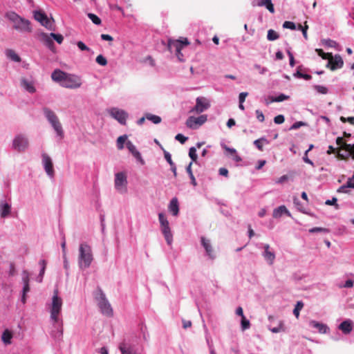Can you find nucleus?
<instances>
[{
    "instance_id": "nucleus-1",
    "label": "nucleus",
    "mask_w": 354,
    "mask_h": 354,
    "mask_svg": "<svg viewBox=\"0 0 354 354\" xmlns=\"http://www.w3.org/2000/svg\"><path fill=\"white\" fill-rule=\"evenodd\" d=\"M6 17L13 23V28L16 30L25 32H32V30L30 21L25 18L21 17L16 12H8Z\"/></svg>"
},
{
    "instance_id": "nucleus-2",
    "label": "nucleus",
    "mask_w": 354,
    "mask_h": 354,
    "mask_svg": "<svg viewBox=\"0 0 354 354\" xmlns=\"http://www.w3.org/2000/svg\"><path fill=\"white\" fill-rule=\"evenodd\" d=\"M93 259V257L91 246L86 243H81L79 248L78 257L80 268L81 269H86L88 268L91 266Z\"/></svg>"
},
{
    "instance_id": "nucleus-3",
    "label": "nucleus",
    "mask_w": 354,
    "mask_h": 354,
    "mask_svg": "<svg viewBox=\"0 0 354 354\" xmlns=\"http://www.w3.org/2000/svg\"><path fill=\"white\" fill-rule=\"evenodd\" d=\"M336 143L339 145L337 154L338 159L346 160L351 156L354 160V145L347 144L342 137L337 138Z\"/></svg>"
},
{
    "instance_id": "nucleus-4",
    "label": "nucleus",
    "mask_w": 354,
    "mask_h": 354,
    "mask_svg": "<svg viewBox=\"0 0 354 354\" xmlns=\"http://www.w3.org/2000/svg\"><path fill=\"white\" fill-rule=\"evenodd\" d=\"M189 42L186 37H181L179 39H168L167 48L171 52L174 51L178 60L180 62L184 61V55L181 53V50L188 46Z\"/></svg>"
},
{
    "instance_id": "nucleus-5",
    "label": "nucleus",
    "mask_w": 354,
    "mask_h": 354,
    "mask_svg": "<svg viewBox=\"0 0 354 354\" xmlns=\"http://www.w3.org/2000/svg\"><path fill=\"white\" fill-rule=\"evenodd\" d=\"M62 299L58 297L57 290H55L50 306V318L55 324L59 323V322L62 324V321L59 318V315L62 310Z\"/></svg>"
},
{
    "instance_id": "nucleus-6",
    "label": "nucleus",
    "mask_w": 354,
    "mask_h": 354,
    "mask_svg": "<svg viewBox=\"0 0 354 354\" xmlns=\"http://www.w3.org/2000/svg\"><path fill=\"white\" fill-rule=\"evenodd\" d=\"M43 111L48 121L50 123L57 134L62 138L64 137V131L57 115L47 107H44L43 109Z\"/></svg>"
},
{
    "instance_id": "nucleus-7",
    "label": "nucleus",
    "mask_w": 354,
    "mask_h": 354,
    "mask_svg": "<svg viewBox=\"0 0 354 354\" xmlns=\"http://www.w3.org/2000/svg\"><path fill=\"white\" fill-rule=\"evenodd\" d=\"M95 299L97 301V305L102 314L106 316H111L113 315V309L111 304L101 289H98L95 295Z\"/></svg>"
},
{
    "instance_id": "nucleus-8",
    "label": "nucleus",
    "mask_w": 354,
    "mask_h": 354,
    "mask_svg": "<svg viewBox=\"0 0 354 354\" xmlns=\"http://www.w3.org/2000/svg\"><path fill=\"white\" fill-rule=\"evenodd\" d=\"M82 85L81 78L77 75L67 73L61 86L68 88H77Z\"/></svg>"
},
{
    "instance_id": "nucleus-9",
    "label": "nucleus",
    "mask_w": 354,
    "mask_h": 354,
    "mask_svg": "<svg viewBox=\"0 0 354 354\" xmlns=\"http://www.w3.org/2000/svg\"><path fill=\"white\" fill-rule=\"evenodd\" d=\"M127 175L124 172H118L115 174V187L120 193L127 192Z\"/></svg>"
},
{
    "instance_id": "nucleus-10",
    "label": "nucleus",
    "mask_w": 354,
    "mask_h": 354,
    "mask_svg": "<svg viewBox=\"0 0 354 354\" xmlns=\"http://www.w3.org/2000/svg\"><path fill=\"white\" fill-rule=\"evenodd\" d=\"M28 146L29 142L27 138L23 135H18L13 140L12 147L14 149L19 152L24 151L26 149H28Z\"/></svg>"
},
{
    "instance_id": "nucleus-11",
    "label": "nucleus",
    "mask_w": 354,
    "mask_h": 354,
    "mask_svg": "<svg viewBox=\"0 0 354 354\" xmlns=\"http://www.w3.org/2000/svg\"><path fill=\"white\" fill-rule=\"evenodd\" d=\"M207 115H202L197 118L190 116L186 121V125L190 129H197L207 121Z\"/></svg>"
},
{
    "instance_id": "nucleus-12",
    "label": "nucleus",
    "mask_w": 354,
    "mask_h": 354,
    "mask_svg": "<svg viewBox=\"0 0 354 354\" xmlns=\"http://www.w3.org/2000/svg\"><path fill=\"white\" fill-rule=\"evenodd\" d=\"M34 18L39 21L42 26L48 30H54L51 21L48 18L47 15L41 11H35Z\"/></svg>"
},
{
    "instance_id": "nucleus-13",
    "label": "nucleus",
    "mask_w": 354,
    "mask_h": 354,
    "mask_svg": "<svg viewBox=\"0 0 354 354\" xmlns=\"http://www.w3.org/2000/svg\"><path fill=\"white\" fill-rule=\"evenodd\" d=\"M109 114L121 124H126L128 113L124 110L119 109L118 108H112L109 110Z\"/></svg>"
},
{
    "instance_id": "nucleus-14",
    "label": "nucleus",
    "mask_w": 354,
    "mask_h": 354,
    "mask_svg": "<svg viewBox=\"0 0 354 354\" xmlns=\"http://www.w3.org/2000/svg\"><path fill=\"white\" fill-rule=\"evenodd\" d=\"M41 156L45 171L49 176L53 177L55 174V171L50 157L46 153H43Z\"/></svg>"
},
{
    "instance_id": "nucleus-15",
    "label": "nucleus",
    "mask_w": 354,
    "mask_h": 354,
    "mask_svg": "<svg viewBox=\"0 0 354 354\" xmlns=\"http://www.w3.org/2000/svg\"><path fill=\"white\" fill-rule=\"evenodd\" d=\"M209 102L205 97H197L196 106L190 111L191 112H196L201 113L209 107Z\"/></svg>"
},
{
    "instance_id": "nucleus-16",
    "label": "nucleus",
    "mask_w": 354,
    "mask_h": 354,
    "mask_svg": "<svg viewBox=\"0 0 354 354\" xmlns=\"http://www.w3.org/2000/svg\"><path fill=\"white\" fill-rule=\"evenodd\" d=\"M30 275L27 270H24L22 272V281L24 283L23 294L21 297V301L23 304L26 302V293L30 291L29 286Z\"/></svg>"
},
{
    "instance_id": "nucleus-17",
    "label": "nucleus",
    "mask_w": 354,
    "mask_h": 354,
    "mask_svg": "<svg viewBox=\"0 0 354 354\" xmlns=\"http://www.w3.org/2000/svg\"><path fill=\"white\" fill-rule=\"evenodd\" d=\"M343 59L340 55H336L335 57L333 55L329 58L327 66H329L332 71L337 68H340L343 66Z\"/></svg>"
},
{
    "instance_id": "nucleus-18",
    "label": "nucleus",
    "mask_w": 354,
    "mask_h": 354,
    "mask_svg": "<svg viewBox=\"0 0 354 354\" xmlns=\"http://www.w3.org/2000/svg\"><path fill=\"white\" fill-rule=\"evenodd\" d=\"M40 40L42 43H44L50 50H54L55 45L53 41V37L50 34H47L45 32H41L39 35Z\"/></svg>"
},
{
    "instance_id": "nucleus-19",
    "label": "nucleus",
    "mask_w": 354,
    "mask_h": 354,
    "mask_svg": "<svg viewBox=\"0 0 354 354\" xmlns=\"http://www.w3.org/2000/svg\"><path fill=\"white\" fill-rule=\"evenodd\" d=\"M353 327V323L350 319H346L342 322L338 326L339 329L346 335L349 334L352 331Z\"/></svg>"
},
{
    "instance_id": "nucleus-20",
    "label": "nucleus",
    "mask_w": 354,
    "mask_h": 354,
    "mask_svg": "<svg viewBox=\"0 0 354 354\" xmlns=\"http://www.w3.org/2000/svg\"><path fill=\"white\" fill-rule=\"evenodd\" d=\"M201 243L204 247L207 254L211 258L214 259L215 257V254L214 252L213 248L209 243V241L206 239L205 237H201Z\"/></svg>"
},
{
    "instance_id": "nucleus-21",
    "label": "nucleus",
    "mask_w": 354,
    "mask_h": 354,
    "mask_svg": "<svg viewBox=\"0 0 354 354\" xmlns=\"http://www.w3.org/2000/svg\"><path fill=\"white\" fill-rule=\"evenodd\" d=\"M126 145H127V147L128 148L129 151L132 153V155L138 160H139L142 164H144V160H142L140 152L136 149V147H135V145L131 141H127Z\"/></svg>"
},
{
    "instance_id": "nucleus-22",
    "label": "nucleus",
    "mask_w": 354,
    "mask_h": 354,
    "mask_svg": "<svg viewBox=\"0 0 354 354\" xmlns=\"http://www.w3.org/2000/svg\"><path fill=\"white\" fill-rule=\"evenodd\" d=\"M67 73L63 72L59 69L55 70L51 74V78L53 81L59 82H64V79L66 78Z\"/></svg>"
},
{
    "instance_id": "nucleus-23",
    "label": "nucleus",
    "mask_w": 354,
    "mask_h": 354,
    "mask_svg": "<svg viewBox=\"0 0 354 354\" xmlns=\"http://www.w3.org/2000/svg\"><path fill=\"white\" fill-rule=\"evenodd\" d=\"M283 214H286L289 217L292 216L290 212L288 210L285 205H281L279 207L274 209L272 216L274 218H280Z\"/></svg>"
},
{
    "instance_id": "nucleus-24",
    "label": "nucleus",
    "mask_w": 354,
    "mask_h": 354,
    "mask_svg": "<svg viewBox=\"0 0 354 354\" xmlns=\"http://www.w3.org/2000/svg\"><path fill=\"white\" fill-rule=\"evenodd\" d=\"M252 5L253 6H265L271 13L274 12V5L271 0H257V3L256 4L253 3Z\"/></svg>"
},
{
    "instance_id": "nucleus-25",
    "label": "nucleus",
    "mask_w": 354,
    "mask_h": 354,
    "mask_svg": "<svg viewBox=\"0 0 354 354\" xmlns=\"http://www.w3.org/2000/svg\"><path fill=\"white\" fill-rule=\"evenodd\" d=\"M264 258L268 261L270 265H272L275 259V254L274 252L270 250V245L268 244H266L264 245Z\"/></svg>"
},
{
    "instance_id": "nucleus-26",
    "label": "nucleus",
    "mask_w": 354,
    "mask_h": 354,
    "mask_svg": "<svg viewBox=\"0 0 354 354\" xmlns=\"http://www.w3.org/2000/svg\"><path fill=\"white\" fill-rule=\"evenodd\" d=\"M169 210L174 216H177L179 212L178 201L176 198H173L169 205Z\"/></svg>"
},
{
    "instance_id": "nucleus-27",
    "label": "nucleus",
    "mask_w": 354,
    "mask_h": 354,
    "mask_svg": "<svg viewBox=\"0 0 354 354\" xmlns=\"http://www.w3.org/2000/svg\"><path fill=\"white\" fill-rule=\"evenodd\" d=\"M119 349L122 354H137L132 346L125 343H121L119 346Z\"/></svg>"
},
{
    "instance_id": "nucleus-28",
    "label": "nucleus",
    "mask_w": 354,
    "mask_h": 354,
    "mask_svg": "<svg viewBox=\"0 0 354 354\" xmlns=\"http://www.w3.org/2000/svg\"><path fill=\"white\" fill-rule=\"evenodd\" d=\"M161 230H162V234H164V236L165 238V240H166L167 243L169 245H171V243H172V241H173V236H172V234L171 232L170 227H162Z\"/></svg>"
},
{
    "instance_id": "nucleus-29",
    "label": "nucleus",
    "mask_w": 354,
    "mask_h": 354,
    "mask_svg": "<svg viewBox=\"0 0 354 354\" xmlns=\"http://www.w3.org/2000/svg\"><path fill=\"white\" fill-rule=\"evenodd\" d=\"M11 207L8 203L0 204V214L2 218H6L10 213Z\"/></svg>"
},
{
    "instance_id": "nucleus-30",
    "label": "nucleus",
    "mask_w": 354,
    "mask_h": 354,
    "mask_svg": "<svg viewBox=\"0 0 354 354\" xmlns=\"http://www.w3.org/2000/svg\"><path fill=\"white\" fill-rule=\"evenodd\" d=\"M310 325L312 327L318 329V330L321 333H326L327 332V330H328V328L326 325L319 323L316 321H311L310 322Z\"/></svg>"
},
{
    "instance_id": "nucleus-31",
    "label": "nucleus",
    "mask_w": 354,
    "mask_h": 354,
    "mask_svg": "<svg viewBox=\"0 0 354 354\" xmlns=\"http://www.w3.org/2000/svg\"><path fill=\"white\" fill-rule=\"evenodd\" d=\"M6 55L9 59H10L11 60H12L14 62H20L21 60V57L12 49L6 50Z\"/></svg>"
},
{
    "instance_id": "nucleus-32",
    "label": "nucleus",
    "mask_w": 354,
    "mask_h": 354,
    "mask_svg": "<svg viewBox=\"0 0 354 354\" xmlns=\"http://www.w3.org/2000/svg\"><path fill=\"white\" fill-rule=\"evenodd\" d=\"M21 84L26 88V90L28 91L30 93H33L36 91L32 83L30 82H28L26 79H23L21 80Z\"/></svg>"
},
{
    "instance_id": "nucleus-33",
    "label": "nucleus",
    "mask_w": 354,
    "mask_h": 354,
    "mask_svg": "<svg viewBox=\"0 0 354 354\" xmlns=\"http://www.w3.org/2000/svg\"><path fill=\"white\" fill-rule=\"evenodd\" d=\"M12 337V333L8 330H5L2 334L1 339L6 344H10L11 343V339Z\"/></svg>"
},
{
    "instance_id": "nucleus-34",
    "label": "nucleus",
    "mask_w": 354,
    "mask_h": 354,
    "mask_svg": "<svg viewBox=\"0 0 354 354\" xmlns=\"http://www.w3.org/2000/svg\"><path fill=\"white\" fill-rule=\"evenodd\" d=\"M145 117L147 120L151 121L154 124H159L161 122V118L158 115H153L151 113H147Z\"/></svg>"
},
{
    "instance_id": "nucleus-35",
    "label": "nucleus",
    "mask_w": 354,
    "mask_h": 354,
    "mask_svg": "<svg viewBox=\"0 0 354 354\" xmlns=\"http://www.w3.org/2000/svg\"><path fill=\"white\" fill-rule=\"evenodd\" d=\"M279 35L274 30L270 29L268 31L267 39L269 41L276 40V39H279Z\"/></svg>"
},
{
    "instance_id": "nucleus-36",
    "label": "nucleus",
    "mask_w": 354,
    "mask_h": 354,
    "mask_svg": "<svg viewBox=\"0 0 354 354\" xmlns=\"http://www.w3.org/2000/svg\"><path fill=\"white\" fill-rule=\"evenodd\" d=\"M127 138V137L126 135L121 136L118 138V139H117V147H118V149L121 150V149H122L124 148V144L126 142Z\"/></svg>"
},
{
    "instance_id": "nucleus-37",
    "label": "nucleus",
    "mask_w": 354,
    "mask_h": 354,
    "mask_svg": "<svg viewBox=\"0 0 354 354\" xmlns=\"http://www.w3.org/2000/svg\"><path fill=\"white\" fill-rule=\"evenodd\" d=\"M262 142H264L267 144L269 143V142L265 138H261L257 139V140H254V144L257 147V148L259 151H261L263 150V145L261 143Z\"/></svg>"
},
{
    "instance_id": "nucleus-38",
    "label": "nucleus",
    "mask_w": 354,
    "mask_h": 354,
    "mask_svg": "<svg viewBox=\"0 0 354 354\" xmlns=\"http://www.w3.org/2000/svg\"><path fill=\"white\" fill-rule=\"evenodd\" d=\"M303 307H304V303L302 301H297V303L293 310V313L297 318L299 317V311L302 309Z\"/></svg>"
},
{
    "instance_id": "nucleus-39",
    "label": "nucleus",
    "mask_w": 354,
    "mask_h": 354,
    "mask_svg": "<svg viewBox=\"0 0 354 354\" xmlns=\"http://www.w3.org/2000/svg\"><path fill=\"white\" fill-rule=\"evenodd\" d=\"M270 330L274 333H277L285 331V328H284L283 322L280 321L279 323V326L277 327H274V328H270Z\"/></svg>"
},
{
    "instance_id": "nucleus-40",
    "label": "nucleus",
    "mask_w": 354,
    "mask_h": 354,
    "mask_svg": "<svg viewBox=\"0 0 354 354\" xmlns=\"http://www.w3.org/2000/svg\"><path fill=\"white\" fill-rule=\"evenodd\" d=\"M88 18L92 21V22L96 25H100L101 24V19L95 14L93 13H88Z\"/></svg>"
},
{
    "instance_id": "nucleus-41",
    "label": "nucleus",
    "mask_w": 354,
    "mask_h": 354,
    "mask_svg": "<svg viewBox=\"0 0 354 354\" xmlns=\"http://www.w3.org/2000/svg\"><path fill=\"white\" fill-rule=\"evenodd\" d=\"M316 51L319 56L322 57L324 59H329V58L332 56V53H324L322 49H316Z\"/></svg>"
},
{
    "instance_id": "nucleus-42",
    "label": "nucleus",
    "mask_w": 354,
    "mask_h": 354,
    "mask_svg": "<svg viewBox=\"0 0 354 354\" xmlns=\"http://www.w3.org/2000/svg\"><path fill=\"white\" fill-rule=\"evenodd\" d=\"M96 62L100 66H104L107 64L106 59L102 55H99L96 57Z\"/></svg>"
},
{
    "instance_id": "nucleus-43",
    "label": "nucleus",
    "mask_w": 354,
    "mask_h": 354,
    "mask_svg": "<svg viewBox=\"0 0 354 354\" xmlns=\"http://www.w3.org/2000/svg\"><path fill=\"white\" fill-rule=\"evenodd\" d=\"M295 77H299V78H303L306 80H310L312 78V76L308 74H304L301 73L300 71H297L295 74Z\"/></svg>"
},
{
    "instance_id": "nucleus-44",
    "label": "nucleus",
    "mask_w": 354,
    "mask_h": 354,
    "mask_svg": "<svg viewBox=\"0 0 354 354\" xmlns=\"http://www.w3.org/2000/svg\"><path fill=\"white\" fill-rule=\"evenodd\" d=\"M189 156L193 161H196L198 156L195 147H191L189 151Z\"/></svg>"
},
{
    "instance_id": "nucleus-45",
    "label": "nucleus",
    "mask_w": 354,
    "mask_h": 354,
    "mask_svg": "<svg viewBox=\"0 0 354 354\" xmlns=\"http://www.w3.org/2000/svg\"><path fill=\"white\" fill-rule=\"evenodd\" d=\"M50 36H52L53 39H54L59 44H62L64 40V37L61 34H55L51 32Z\"/></svg>"
},
{
    "instance_id": "nucleus-46",
    "label": "nucleus",
    "mask_w": 354,
    "mask_h": 354,
    "mask_svg": "<svg viewBox=\"0 0 354 354\" xmlns=\"http://www.w3.org/2000/svg\"><path fill=\"white\" fill-rule=\"evenodd\" d=\"M250 326V323L249 320L246 319V318L245 317H242V319H241L242 330H246V329L249 328Z\"/></svg>"
},
{
    "instance_id": "nucleus-47",
    "label": "nucleus",
    "mask_w": 354,
    "mask_h": 354,
    "mask_svg": "<svg viewBox=\"0 0 354 354\" xmlns=\"http://www.w3.org/2000/svg\"><path fill=\"white\" fill-rule=\"evenodd\" d=\"M283 28H288V29H291V30H295L296 29V26L295 24L292 22V21H286L283 24Z\"/></svg>"
},
{
    "instance_id": "nucleus-48",
    "label": "nucleus",
    "mask_w": 354,
    "mask_h": 354,
    "mask_svg": "<svg viewBox=\"0 0 354 354\" xmlns=\"http://www.w3.org/2000/svg\"><path fill=\"white\" fill-rule=\"evenodd\" d=\"M288 98H289V96L286 95L284 94H281L276 97H273L272 99V102H282L283 100H288Z\"/></svg>"
},
{
    "instance_id": "nucleus-49",
    "label": "nucleus",
    "mask_w": 354,
    "mask_h": 354,
    "mask_svg": "<svg viewBox=\"0 0 354 354\" xmlns=\"http://www.w3.org/2000/svg\"><path fill=\"white\" fill-rule=\"evenodd\" d=\"M337 198L333 197L331 200H327L325 202L326 205H334L336 209H339V205L337 203Z\"/></svg>"
},
{
    "instance_id": "nucleus-50",
    "label": "nucleus",
    "mask_w": 354,
    "mask_h": 354,
    "mask_svg": "<svg viewBox=\"0 0 354 354\" xmlns=\"http://www.w3.org/2000/svg\"><path fill=\"white\" fill-rule=\"evenodd\" d=\"M348 188H351V187L350 186H348V183H346V185H344L341 186L340 187H339V189H337V192L348 194L350 192V190L348 189Z\"/></svg>"
},
{
    "instance_id": "nucleus-51",
    "label": "nucleus",
    "mask_w": 354,
    "mask_h": 354,
    "mask_svg": "<svg viewBox=\"0 0 354 354\" xmlns=\"http://www.w3.org/2000/svg\"><path fill=\"white\" fill-rule=\"evenodd\" d=\"M314 88L318 93L322 94H326L328 92L327 88L323 86L316 85Z\"/></svg>"
},
{
    "instance_id": "nucleus-52",
    "label": "nucleus",
    "mask_w": 354,
    "mask_h": 354,
    "mask_svg": "<svg viewBox=\"0 0 354 354\" xmlns=\"http://www.w3.org/2000/svg\"><path fill=\"white\" fill-rule=\"evenodd\" d=\"M164 156H165V158L168 162V163L170 165V166L173 167L174 163L171 160L170 153L169 152H167V151L164 150Z\"/></svg>"
},
{
    "instance_id": "nucleus-53",
    "label": "nucleus",
    "mask_w": 354,
    "mask_h": 354,
    "mask_svg": "<svg viewBox=\"0 0 354 354\" xmlns=\"http://www.w3.org/2000/svg\"><path fill=\"white\" fill-rule=\"evenodd\" d=\"M339 119L344 123L348 122L351 124L354 125V117L345 118L344 116H341Z\"/></svg>"
},
{
    "instance_id": "nucleus-54",
    "label": "nucleus",
    "mask_w": 354,
    "mask_h": 354,
    "mask_svg": "<svg viewBox=\"0 0 354 354\" xmlns=\"http://www.w3.org/2000/svg\"><path fill=\"white\" fill-rule=\"evenodd\" d=\"M285 118L283 115H278L274 117V122L276 124H280L284 122Z\"/></svg>"
},
{
    "instance_id": "nucleus-55",
    "label": "nucleus",
    "mask_w": 354,
    "mask_h": 354,
    "mask_svg": "<svg viewBox=\"0 0 354 354\" xmlns=\"http://www.w3.org/2000/svg\"><path fill=\"white\" fill-rule=\"evenodd\" d=\"M176 140L179 141L180 143L183 144L187 140V138L184 136L183 135L178 133L175 137Z\"/></svg>"
},
{
    "instance_id": "nucleus-56",
    "label": "nucleus",
    "mask_w": 354,
    "mask_h": 354,
    "mask_svg": "<svg viewBox=\"0 0 354 354\" xmlns=\"http://www.w3.org/2000/svg\"><path fill=\"white\" fill-rule=\"evenodd\" d=\"M77 46H78V48H79L81 50H82V51H84V50H87V51L90 50V48H89L88 47H87V46H86V45H85L82 41H77Z\"/></svg>"
},
{
    "instance_id": "nucleus-57",
    "label": "nucleus",
    "mask_w": 354,
    "mask_h": 354,
    "mask_svg": "<svg viewBox=\"0 0 354 354\" xmlns=\"http://www.w3.org/2000/svg\"><path fill=\"white\" fill-rule=\"evenodd\" d=\"M306 124L303 122H296L290 128V130L297 129L299 127L304 126Z\"/></svg>"
},
{
    "instance_id": "nucleus-58",
    "label": "nucleus",
    "mask_w": 354,
    "mask_h": 354,
    "mask_svg": "<svg viewBox=\"0 0 354 354\" xmlns=\"http://www.w3.org/2000/svg\"><path fill=\"white\" fill-rule=\"evenodd\" d=\"M256 115H257V118L259 121H260L261 122H263L264 121L265 117H264L263 113L261 111L257 110Z\"/></svg>"
},
{
    "instance_id": "nucleus-59",
    "label": "nucleus",
    "mask_w": 354,
    "mask_h": 354,
    "mask_svg": "<svg viewBox=\"0 0 354 354\" xmlns=\"http://www.w3.org/2000/svg\"><path fill=\"white\" fill-rule=\"evenodd\" d=\"M248 93L247 92H242L239 94V102L243 103L245 100L246 97L248 96Z\"/></svg>"
},
{
    "instance_id": "nucleus-60",
    "label": "nucleus",
    "mask_w": 354,
    "mask_h": 354,
    "mask_svg": "<svg viewBox=\"0 0 354 354\" xmlns=\"http://www.w3.org/2000/svg\"><path fill=\"white\" fill-rule=\"evenodd\" d=\"M309 232L311 233L318 232H328V230L323 227H313L309 230Z\"/></svg>"
},
{
    "instance_id": "nucleus-61",
    "label": "nucleus",
    "mask_w": 354,
    "mask_h": 354,
    "mask_svg": "<svg viewBox=\"0 0 354 354\" xmlns=\"http://www.w3.org/2000/svg\"><path fill=\"white\" fill-rule=\"evenodd\" d=\"M101 39L104 41H113V38L109 35L107 34H102Z\"/></svg>"
},
{
    "instance_id": "nucleus-62",
    "label": "nucleus",
    "mask_w": 354,
    "mask_h": 354,
    "mask_svg": "<svg viewBox=\"0 0 354 354\" xmlns=\"http://www.w3.org/2000/svg\"><path fill=\"white\" fill-rule=\"evenodd\" d=\"M219 174L227 177L228 176V170L223 167L220 168L219 169Z\"/></svg>"
},
{
    "instance_id": "nucleus-63",
    "label": "nucleus",
    "mask_w": 354,
    "mask_h": 354,
    "mask_svg": "<svg viewBox=\"0 0 354 354\" xmlns=\"http://www.w3.org/2000/svg\"><path fill=\"white\" fill-rule=\"evenodd\" d=\"M337 153V148L335 149L332 145H330L328 147V149L327 151V153L328 154H332V153Z\"/></svg>"
},
{
    "instance_id": "nucleus-64",
    "label": "nucleus",
    "mask_w": 354,
    "mask_h": 354,
    "mask_svg": "<svg viewBox=\"0 0 354 354\" xmlns=\"http://www.w3.org/2000/svg\"><path fill=\"white\" fill-rule=\"evenodd\" d=\"M183 328H189L192 326V322L189 321V320H185L183 319Z\"/></svg>"
}]
</instances>
